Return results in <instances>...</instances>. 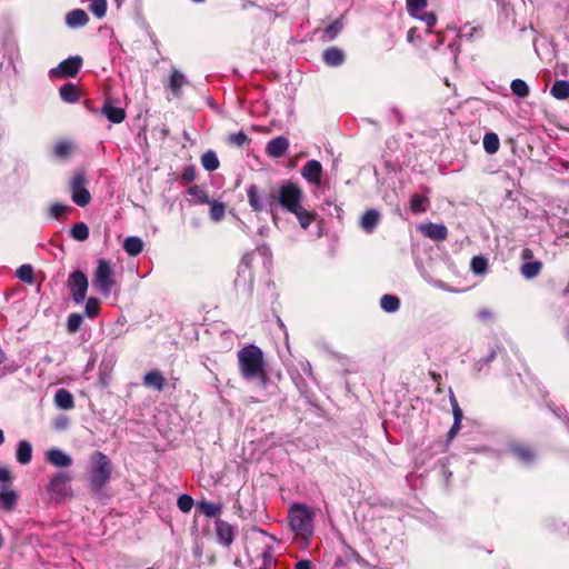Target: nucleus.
Segmentation results:
<instances>
[{
  "label": "nucleus",
  "instance_id": "nucleus-1",
  "mask_svg": "<svg viewBox=\"0 0 569 569\" xmlns=\"http://www.w3.org/2000/svg\"><path fill=\"white\" fill-rule=\"evenodd\" d=\"M238 366L244 380H258L263 386L268 382V375L262 350L256 345L241 348L238 353Z\"/></svg>",
  "mask_w": 569,
  "mask_h": 569
},
{
  "label": "nucleus",
  "instance_id": "nucleus-2",
  "mask_svg": "<svg viewBox=\"0 0 569 569\" xmlns=\"http://www.w3.org/2000/svg\"><path fill=\"white\" fill-rule=\"evenodd\" d=\"M315 512L303 503H293L288 511V520L296 537L306 547L313 535Z\"/></svg>",
  "mask_w": 569,
  "mask_h": 569
},
{
  "label": "nucleus",
  "instance_id": "nucleus-3",
  "mask_svg": "<svg viewBox=\"0 0 569 569\" xmlns=\"http://www.w3.org/2000/svg\"><path fill=\"white\" fill-rule=\"evenodd\" d=\"M112 473L110 458L101 451H94L90 456L89 489L92 493L100 496L109 483Z\"/></svg>",
  "mask_w": 569,
  "mask_h": 569
},
{
  "label": "nucleus",
  "instance_id": "nucleus-4",
  "mask_svg": "<svg viewBox=\"0 0 569 569\" xmlns=\"http://www.w3.org/2000/svg\"><path fill=\"white\" fill-rule=\"evenodd\" d=\"M303 192L301 188L292 182L286 181L278 190H272L269 193V207L272 211L273 204L277 202L288 212L295 211L297 207L301 204Z\"/></svg>",
  "mask_w": 569,
  "mask_h": 569
},
{
  "label": "nucleus",
  "instance_id": "nucleus-5",
  "mask_svg": "<svg viewBox=\"0 0 569 569\" xmlns=\"http://www.w3.org/2000/svg\"><path fill=\"white\" fill-rule=\"evenodd\" d=\"M116 280L112 276L110 262L106 259H99L93 274V286L103 295L109 296Z\"/></svg>",
  "mask_w": 569,
  "mask_h": 569
},
{
  "label": "nucleus",
  "instance_id": "nucleus-6",
  "mask_svg": "<svg viewBox=\"0 0 569 569\" xmlns=\"http://www.w3.org/2000/svg\"><path fill=\"white\" fill-rule=\"evenodd\" d=\"M87 184V178L83 171H78L74 173L71 182H70V190H71V198L72 201L80 206L86 207L91 201V194L89 190L86 188Z\"/></svg>",
  "mask_w": 569,
  "mask_h": 569
},
{
  "label": "nucleus",
  "instance_id": "nucleus-7",
  "mask_svg": "<svg viewBox=\"0 0 569 569\" xmlns=\"http://www.w3.org/2000/svg\"><path fill=\"white\" fill-rule=\"evenodd\" d=\"M68 288L70 289L72 300L79 305L86 299L88 291V278L81 270H76L69 274Z\"/></svg>",
  "mask_w": 569,
  "mask_h": 569
},
{
  "label": "nucleus",
  "instance_id": "nucleus-8",
  "mask_svg": "<svg viewBox=\"0 0 569 569\" xmlns=\"http://www.w3.org/2000/svg\"><path fill=\"white\" fill-rule=\"evenodd\" d=\"M83 60L80 56H73L61 61L56 68L51 69V78L63 79L74 78L82 67Z\"/></svg>",
  "mask_w": 569,
  "mask_h": 569
},
{
  "label": "nucleus",
  "instance_id": "nucleus-9",
  "mask_svg": "<svg viewBox=\"0 0 569 569\" xmlns=\"http://www.w3.org/2000/svg\"><path fill=\"white\" fill-rule=\"evenodd\" d=\"M71 477L67 472L54 473L49 482V491L58 498H64L68 495Z\"/></svg>",
  "mask_w": 569,
  "mask_h": 569
},
{
  "label": "nucleus",
  "instance_id": "nucleus-10",
  "mask_svg": "<svg viewBox=\"0 0 569 569\" xmlns=\"http://www.w3.org/2000/svg\"><path fill=\"white\" fill-rule=\"evenodd\" d=\"M217 540L220 545L229 547L234 539L233 527L224 520L218 519L214 522Z\"/></svg>",
  "mask_w": 569,
  "mask_h": 569
},
{
  "label": "nucleus",
  "instance_id": "nucleus-11",
  "mask_svg": "<svg viewBox=\"0 0 569 569\" xmlns=\"http://www.w3.org/2000/svg\"><path fill=\"white\" fill-rule=\"evenodd\" d=\"M301 176L311 184L319 186L322 176V166L318 160H309L301 169Z\"/></svg>",
  "mask_w": 569,
  "mask_h": 569
},
{
  "label": "nucleus",
  "instance_id": "nucleus-12",
  "mask_svg": "<svg viewBox=\"0 0 569 569\" xmlns=\"http://www.w3.org/2000/svg\"><path fill=\"white\" fill-rule=\"evenodd\" d=\"M419 230L425 237L435 241H443L448 237V229L442 223L429 222L426 224H421L419 227Z\"/></svg>",
  "mask_w": 569,
  "mask_h": 569
},
{
  "label": "nucleus",
  "instance_id": "nucleus-13",
  "mask_svg": "<svg viewBox=\"0 0 569 569\" xmlns=\"http://www.w3.org/2000/svg\"><path fill=\"white\" fill-rule=\"evenodd\" d=\"M289 148V140L283 136L271 139L266 146V153L272 158H281Z\"/></svg>",
  "mask_w": 569,
  "mask_h": 569
},
{
  "label": "nucleus",
  "instance_id": "nucleus-14",
  "mask_svg": "<svg viewBox=\"0 0 569 569\" xmlns=\"http://www.w3.org/2000/svg\"><path fill=\"white\" fill-rule=\"evenodd\" d=\"M46 459L57 468H67L72 465V458L59 448H52L47 451Z\"/></svg>",
  "mask_w": 569,
  "mask_h": 569
},
{
  "label": "nucleus",
  "instance_id": "nucleus-15",
  "mask_svg": "<svg viewBox=\"0 0 569 569\" xmlns=\"http://www.w3.org/2000/svg\"><path fill=\"white\" fill-rule=\"evenodd\" d=\"M101 113L112 123H121L126 119V110L113 106L111 100H106Z\"/></svg>",
  "mask_w": 569,
  "mask_h": 569
},
{
  "label": "nucleus",
  "instance_id": "nucleus-16",
  "mask_svg": "<svg viewBox=\"0 0 569 569\" xmlns=\"http://www.w3.org/2000/svg\"><path fill=\"white\" fill-rule=\"evenodd\" d=\"M380 221V213L376 209L367 210L361 219L360 227L367 233H372Z\"/></svg>",
  "mask_w": 569,
  "mask_h": 569
},
{
  "label": "nucleus",
  "instance_id": "nucleus-17",
  "mask_svg": "<svg viewBox=\"0 0 569 569\" xmlns=\"http://www.w3.org/2000/svg\"><path fill=\"white\" fill-rule=\"evenodd\" d=\"M247 196L251 209L256 212H260L264 209L266 206H269V196L264 200H261L258 187L256 184H251L248 187Z\"/></svg>",
  "mask_w": 569,
  "mask_h": 569
},
{
  "label": "nucleus",
  "instance_id": "nucleus-18",
  "mask_svg": "<svg viewBox=\"0 0 569 569\" xmlns=\"http://www.w3.org/2000/svg\"><path fill=\"white\" fill-rule=\"evenodd\" d=\"M143 385L156 391H162L166 385V378L159 370H151L144 375Z\"/></svg>",
  "mask_w": 569,
  "mask_h": 569
},
{
  "label": "nucleus",
  "instance_id": "nucleus-19",
  "mask_svg": "<svg viewBox=\"0 0 569 569\" xmlns=\"http://www.w3.org/2000/svg\"><path fill=\"white\" fill-rule=\"evenodd\" d=\"M322 59L329 67H339L345 61V53L337 47H330L322 52Z\"/></svg>",
  "mask_w": 569,
  "mask_h": 569
},
{
  "label": "nucleus",
  "instance_id": "nucleus-20",
  "mask_svg": "<svg viewBox=\"0 0 569 569\" xmlns=\"http://www.w3.org/2000/svg\"><path fill=\"white\" fill-rule=\"evenodd\" d=\"M89 17L82 9H73L66 16V23L70 28H80L88 23Z\"/></svg>",
  "mask_w": 569,
  "mask_h": 569
},
{
  "label": "nucleus",
  "instance_id": "nucleus-21",
  "mask_svg": "<svg viewBox=\"0 0 569 569\" xmlns=\"http://www.w3.org/2000/svg\"><path fill=\"white\" fill-rule=\"evenodd\" d=\"M187 83L184 74L177 69H172L168 88L171 90L176 98H180L182 94V87Z\"/></svg>",
  "mask_w": 569,
  "mask_h": 569
},
{
  "label": "nucleus",
  "instance_id": "nucleus-22",
  "mask_svg": "<svg viewBox=\"0 0 569 569\" xmlns=\"http://www.w3.org/2000/svg\"><path fill=\"white\" fill-rule=\"evenodd\" d=\"M54 403L62 410H70L74 407L73 396L67 389H59L54 395Z\"/></svg>",
  "mask_w": 569,
  "mask_h": 569
},
{
  "label": "nucleus",
  "instance_id": "nucleus-23",
  "mask_svg": "<svg viewBox=\"0 0 569 569\" xmlns=\"http://www.w3.org/2000/svg\"><path fill=\"white\" fill-rule=\"evenodd\" d=\"M17 461L21 465H28L32 459V446L27 440L19 441L16 452Z\"/></svg>",
  "mask_w": 569,
  "mask_h": 569
},
{
  "label": "nucleus",
  "instance_id": "nucleus-24",
  "mask_svg": "<svg viewBox=\"0 0 569 569\" xmlns=\"http://www.w3.org/2000/svg\"><path fill=\"white\" fill-rule=\"evenodd\" d=\"M18 502V495L14 490L3 489L0 491V508L12 511Z\"/></svg>",
  "mask_w": 569,
  "mask_h": 569
},
{
  "label": "nucleus",
  "instance_id": "nucleus-25",
  "mask_svg": "<svg viewBox=\"0 0 569 569\" xmlns=\"http://www.w3.org/2000/svg\"><path fill=\"white\" fill-rule=\"evenodd\" d=\"M59 94L60 98L68 103H74L80 98L77 86L71 82L62 84L59 89Z\"/></svg>",
  "mask_w": 569,
  "mask_h": 569
},
{
  "label": "nucleus",
  "instance_id": "nucleus-26",
  "mask_svg": "<svg viewBox=\"0 0 569 569\" xmlns=\"http://www.w3.org/2000/svg\"><path fill=\"white\" fill-rule=\"evenodd\" d=\"M510 451L523 463L533 462L536 457L531 448L522 445L510 446Z\"/></svg>",
  "mask_w": 569,
  "mask_h": 569
},
{
  "label": "nucleus",
  "instance_id": "nucleus-27",
  "mask_svg": "<svg viewBox=\"0 0 569 569\" xmlns=\"http://www.w3.org/2000/svg\"><path fill=\"white\" fill-rule=\"evenodd\" d=\"M430 200L420 194H412L410 198V210L415 214L423 213L429 209Z\"/></svg>",
  "mask_w": 569,
  "mask_h": 569
},
{
  "label": "nucleus",
  "instance_id": "nucleus-28",
  "mask_svg": "<svg viewBox=\"0 0 569 569\" xmlns=\"http://www.w3.org/2000/svg\"><path fill=\"white\" fill-rule=\"evenodd\" d=\"M342 29H343L342 18H339V19L335 20L332 23H330L327 28L323 29L321 39L326 42L332 41L342 31Z\"/></svg>",
  "mask_w": 569,
  "mask_h": 569
},
{
  "label": "nucleus",
  "instance_id": "nucleus-29",
  "mask_svg": "<svg viewBox=\"0 0 569 569\" xmlns=\"http://www.w3.org/2000/svg\"><path fill=\"white\" fill-rule=\"evenodd\" d=\"M123 249L129 256H138L143 249V242L139 237H128L123 242Z\"/></svg>",
  "mask_w": 569,
  "mask_h": 569
},
{
  "label": "nucleus",
  "instance_id": "nucleus-30",
  "mask_svg": "<svg viewBox=\"0 0 569 569\" xmlns=\"http://www.w3.org/2000/svg\"><path fill=\"white\" fill-rule=\"evenodd\" d=\"M541 269L542 263L540 261H527L521 266L520 272L526 279H533L540 273Z\"/></svg>",
  "mask_w": 569,
  "mask_h": 569
},
{
  "label": "nucleus",
  "instance_id": "nucleus-31",
  "mask_svg": "<svg viewBox=\"0 0 569 569\" xmlns=\"http://www.w3.org/2000/svg\"><path fill=\"white\" fill-rule=\"evenodd\" d=\"M553 98L558 100H565L569 97V81L568 80H557L550 90Z\"/></svg>",
  "mask_w": 569,
  "mask_h": 569
},
{
  "label": "nucleus",
  "instance_id": "nucleus-32",
  "mask_svg": "<svg viewBox=\"0 0 569 569\" xmlns=\"http://www.w3.org/2000/svg\"><path fill=\"white\" fill-rule=\"evenodd\" d=\"M290 212L296 216L301 228H303V229H307L311 224V222L313 221L315 216H316L315 213H311L308 210H306L302 207V204L297 207L295 211H290Z\"/></svg>",
  "mask_w": 569,
  "mask_h": 569
},
{
  "label": "nucleus",
  "instance_id": "nucleus-33",
  "mask_svg": "<svg viewBox=\"0 0 569 569\" xmlns=\"http://www.w3.org/2000/svg\"><path fill=\"white\" fill-rule=\"evenodd\" d=\"M380 307L386 312H396L400 308V300L393 295H383L380 299Z\"/></svg>",
  "mask_w": 569,
  "mask_h": 569
},
{
  "label": "nucleus",
  "instance_id": "nucleus-34",
  "mask_svg": "<svg viewBox=\"0 0 569 569\" xmlns=\"http://www.w3.org/2000/svg\"><path fill=\"white\" fill-rule=\"evenodd\" d=\"M483 149L489 154H495L500 147V141L495 132H488L483 137Z\"/></svg>",
  "mask_w": 569,
  "mask_h": 569
},
{
  "label": "nucleus",
  "instance_id": "nucleus-35",
  "mask_svg": "<svg viewBox=\"0 0 569 569\" xmlns=\"http://www.w3.org/2000/svg\"><path fill=\"white\" fill-rule=\"evenodd\" d=\"M201 164L206 170L214 171L219 168L220 162L217 154L209 150L202 154Z\"/></svg>",
  "mask_w": 569,
  "mask_h": 569
},
{
  "label": "nucleus",
  "instance_id": "nucleus-36",
  "mask_svg": "<svg viewBox=\"0 0 569 569\" xmlns=\"http://www.w3.org/2000/svg\"><path fill=\"white\" fill-rule=\"evenodd\" d=\"M70 236L77 241H86L89 238V228L84 222H78L70 229Z\"/></svg>",
  "mask_w": 569,
  "mask_h": 569
},
{
  "label": "nucleus",
  "instance_id": "nucleus-37",
  "mask_svg": "<svg viewBox=\"0 0 569 569\" xmlns=\"http://www.w3.org/2000/svg\"><path fill=\"white\" fill-rule=\"evenodd\" d=\"M210 204V218L211 220H213L214 222H219L223 219L224 217V213H226V206L224 203L222 202H219V201H210L209 200V203Z\"/></svg>",
  "mask_w": 569,
  "mask_h": 569
},
{
  "label": "nucleus",
  "instance_id": "nucleus-38",
  "mask_svg": "<svg viewBox=\"0 0 569 569\" xmlns=\"http://www.w3.org/2000/svg\"><path fill=\"white\" fill-rule=\"evenodd\" d=\"M227 142L230 146L240 148L243 146H248L251 142V139L243 131H239V132L229 134L227 137Z\"/></svg>",
  "mask_w": 569,
  "mask_h": 569
},
{
  "label": "nucleus",
  "instance_id": "nucleus-39",
  "mask_svg": "<svg viewBox=\"0 0 569 569\" xmlns=\"http://www.w3.org/2000/svg\"><path fill=\"white\" fill-rule=\"evenodd\" d=\"M100 311V301L98 298L90 297L86 301L84 306V315L88 318H96L99 315Z\"/></svg>",
  "mask_w": 569,
  "mask_h": 569
},
{
  "label": "nucleus",
  "instance_id": "nucleus-40",
  "mask_svg": "<svg viewBox=\"0 0 569 569\" xmlns=\"http://www.w3.org/2000/svg\"><path fill=\"white\" fill-rule=\"evenodd\" d=\"M83 322V317L80 313H71L67 319V329L70 333H76L80 330Z\"/></svg>",
  "mask_w": 569,
  "mask_h": 569
},
{
  "label": "nucleus",
  "instance_id": "nucleus-41",
  "mask_svg": "<svg viewBox=\"0 0 569 569\" xmlns=\"http://www.w3.org/2000/svg\"><path fill=\"white\" fill-rule=\"evenodd\" d=\"M16 276L23 282L33 283V268L31 264H22L18 268Z\"/></svg>",
  "mask_w": 569,
  "mask_h": 569
},
{
  "label": "nucleus",
  "instance_id": "nucleus-42",
  "mask_svg": "<svg viewBox=\"0 0 569 569\" xmlns=\"http://www.w3.org/2000/svg\"><path fill=\"white\" fill-rule=\"evenodd\" d=\"M188 193L194 197L197 203H209L207 191L198 184L190 187Z\"/></svg>",
  "mask_w": 569,
  "mask_h": 569
},
{
  "label": "nucleus",
  "instance_id": "nucleus-43",
  "mask_svg": "<svg viewBox=\"0 0 569 569\" xmlns=\"http://www.w3.org/2000/svg\"><path fill=\"white\" fill-rule=\"evenodd\" d=\"M428 0H406L407 11L411 17H418V13L427 7Z\"/></svg>",
  "mask_w": 569,
  "mask_h": 569
},
{
  "label": "nucleus",
  "instance_id": "nucleus-44",
  "mask_svg": "<svg viewBox=\"0 0 569 569\" xmlns=\"http://www.w3.org/2000/svg\"><path fill=\"white\" fill-rule=\"evenodd\" d=\"M488 269V260L483 256H476L471 260V270L476 274H482Z\"/></svg>",
  "mask_w": 569,
  "mask_h": 569
},
{
  "label": "nucleus",
  "instance_id": "nucleus-45",
  "mask_svg": "<svg viewBox=\"0 0 569 569\" xmlns=\"http://www.w3.org/2000/svg\"><path fill=\"white\" fill-rule=\"evenodd\" d=\"M89 10L98 18L102 19L107 12V0H92Z\"/></svg>",
  "mask_w": 569,
  "mask_h": 569
},
{
  "label": "nucleus",
  "instance_id": "nucleus-46",
  "mask_svg": "<svg viewBox=\"0 0 569 569\" xmlns=\"http://www.w3.org/2000/svg\"><path fill=\"white\" fill-rule=\"evenodd\" d=\"M511 90H512V93L520 97V98H525L529 94V87L528 84L521 80V79H515L512 80L511 82Z\"/></svg>",
  "mask_w": 569,
  "mask_h": 569
},
{
  "label": "nucleus",
  "instance_id": "nucleus-47",
  "mask_svg": "<svg viewBox=\"0 0 569 569\" xmlns=\"http://www.w3.org/2000/svg\"><path fill=\"white\" fill-rule=\"evenodd\" d=\"M199 508L201 512L209 518L218 516L221 511V507L219 505H214L208 501H201L199 503Z\"/></svg>",
  "mask_w": 569,
  "mask_h": 569
},
{
  "label": "nucleus",
  "instance_id": "nucleus-48",
  "mask_svg": "<svg viewBox=\"0 0 569 569\" xmlns=\"http://www.w3.org/2000/svg\"><path fill=\"white\" fill-rule=\"evenodd\" d=\"M71 143L68 141H60L53 148V153L57 158H66L71 152Z\"/></svg>",
  "mask_w": 569,
  "mask_h": 569
},
{
  "label": "nucleus",
  "instance_id": "nucleus-49",
  "mask_svg": "<svg viewBox=\"0 0 569 569\" xmlns=\"http://www.w3.org/2000/svg\"><path fill=\"white\" fill-rule=\"evenodd\" d=\"M177 505L182 512H189L193 506V499L188 495L178 498Z\"/></svg>",
  "mask_w": 569,
  "mask_h": 569
},
{
  "label": "nucleus",
  "instance_id": "nucleus-50",
  "mask_svg": "<svg viewBox=\"0 0 569 569\" xmlns=\"http://www.w3.org/2000/svg\"><path fill=\"white\" fill-rule=\"evenodd\" d=\"M496 359V351L495 350H491L489 352V355L487 357H485L483 359H480L478 360L475 365H473V369L475 371L477 372H480L482 370V367L486 365H489L490 362H492L493 360Z\"/></svg>",
  "mask_w": 569,
  "mask_h": 569
},
{
  "label": "nucleus",
  "instance_id": "nucleus-51",
  "mask_svg": "<svg viewBox=\"0 0 569 569\" xmlns=\"http://www.w3.org/2000/svg\"><path fill=\"white\" fill-rule=\"evenodd\" d=\"M68 210V207L62 203H53L50 208V216L54 219H60Z\"/></svg>",
  "mask_w": 569,
  "mask_h": 569
},
{
  "label": "nucleus",
  "instance_id": "nucleus-52",
  "mask_svg": "<svg viewBox=\"0 0 569 569\" xmlns=\"http://www.w3.org/2000/svg\"><path fill=\"white\" fill-rule=\"evenodd\" d=\"M417 18L423 21L429 28L433 27L437 22V16L433 12L418 13Z\"/></svg>",
  "mask_w": 569,
  "mask_h": 569
},
{
  "label": "nucleus",
  "instance_id": "nucleus-53",
  "mask_svg": "<svg viewBox=\"0 0 569 569\" xmlns=\"http://www.w3.org/2000/svg\"><path fill=\"white\" fill-rule=\"evenodd\" d=\"M181 179L187 183L192 182L196 179V168L193 166L186 167Z\"/></svg>",
  "mask_w": 569,
  "mask_h": 569
},
{
  "label": "nucleus",
  "instance_id": "nucleus-54",
  "mask_svg": "<svg viewBox=\"0 0 569 569\" xmlns=\"http://www.w3.org/2000/svg\"><path fill=\"white\" fill-rule=\"evenodd\" d=\"M12 476L8 467H0V482H11Z\"/></svg>",
  "mask_w": 569,
  "mask_h": 569
},
{
  "label": "nucleus",
  "instance_id": "nucleus-55",
  "mask_svg": "<svg viewBox=\"0 0 569 569\" xmlns=\"http://www.w3.org/2000/svg\"><path fill=\"white\" fill-rule=\"evenodd\" d=\"M461 421L462 420H453V425L451 426V428H450V430L448 431V435H447L448 441H451L456 437L457 432L460 429Z\"/></svg>",
  "mask_w": 569,
  "mask_h": 569
},
{
  "label": "nucleus",
  "instance_id": "nucleus-56",
  "mask_svg": "<svg viewBox=\"0 0 569 569\" xmlns=\"http://www.w3.org/2000/svg\"><path fill=\"white\" fill-rule=\"evenodd\" d=\"M251 267V254L247 253L242 257L240 268L249 270Z\"/></svg>",
  "mask_w": 569,
  "mask_h": 569
},
{
  "label": "nucleus",
  "instance_id": "nucleus-57",
  "mask_svg": "<svg viewBox=\"0 0 569 569\" xmlns=\"http://www.w3.org/2000/svg\"><path fill=\"white\" fill-rule=\"evenodd\" d=\"M452 413H453V420H462L463 412H462L461 408L459 407V405L452 407Z\"/></svg>",
  "mask_w": 569,
  "mask_h": 569
},
{
  "label": "nucleus",
  "instance_id": "nucleus-58",
  "mask_svg": "<svg viewBox=\"0 0 569 569\" xmlns=\"http://www.w3.org/2000/svg\"><path fill=\"white\" fill-rule=\"evenodd\" d=\"M521 258L527 262L533 258V252L529 248H525L521 252Z\"/></svg>",
  "mask_w": 569,
  "mask_h": 569
},
{
  "label": "nucleus",
  "instance_id": "nucleus-59",
  "mask_svg": "<svg viewBox=\"0 0 569 569\" xmlns=\"http://www.w3.org/2000/svg\"><path fill=\"white\" fill-rule=\"evenodd\" d=\"M295 569H311V562L309 560H300Z\"/></svg>",
  "mask_w": 569,
  "mask_h": 569
},
{
  "label": "nucleus",
  "instance_id": "nucleus-60",
  "mask_svg": "<svg viewBox=\"0 0 569 569\" xmlns=\"http://www.w3.org/2000/svg\"><path fill=\"white\" fill-rule=\"evenodd\" d=\"M449 400H450L451 407L459 405L457 401V398L455 397V395L452 392L450 393Z\"/></svg>",
  "mask_w": 569,
  "mask_h": 569
},
{
  "label": "nucleus",
  "instance_id": "nucleus-61",
  "mask_svg": "<svg viewBox=\"0 0 569 569\" xmlns=\"http://www.w3.org/2000/svg\"><path fill=\"white\" fill-rule=\"evenodd\" d=\"M6 360V356H4V352L2 351V349L0 348V365L3 363Z\"/></svg>",
  "mask_w": 569,
  "mask_h": 569
},
{
  "label": "nucleus",
  "instance_id": "nucleus-62",
  "mask_svg": "<svg viewBox=\"0 0 569 569\" xmlns=\"http://www.w3.org/2000/svg\"><path fill=\"white\" fill-rule=\"evenodd\" d=\"M4 442L3 431L0 429V446Z\"/></svg>",
  "mask_w": 569,
  "mask_h": 569
},
{
  "label": "nucleus",
  "instance_id": "nucleus-63",
  "mask_svg": "<svg viewBox=\"0 0 569 569\" xmlns=\"http://www.w3.org/2000/svg\"><path fill=\"white\" fill-rule=\"evenodd\" d=\"M259 250L263 251V253H267L269 251V248L264 246L262 248H259Z\"/></svg>",
  "mask_w": 569,
  "mask_h": 569
},
{
  "label": "nucleus",
  "instance_id": "nucleus-64",
  "mask_svg": "<svg viewBox=\"0 0 569 569\" xmlns=\"http://www.w3.org/2000/svg\"><path fill=\"white\" fill-rule=\"evenodd\" d=\"M393 113L396 114V117L400 120V113L397 109H393Z\"/></svg>",
  "mask_w": 569,
  "mask_h": 569
}]
</instances>
